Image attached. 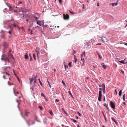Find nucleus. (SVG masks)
Masks as SVG:
<instances>
[{
    "mask_svg": "<svg viewBox=\"0 0 127 127\" xmlns=\"http://www.w3.org/2000/svg\"><path fill=\"white\" fill-rule=\"evenodd\" d=\"M5 76L4 75L3 76V78L5 79Z\"/></svg>",
    "mask_w": 127,
    "mask_h": 127,
    "instance_id": "obj_51",
    "label": "nucleus"
},
{
    "mask_svg": "<svg viewBox=\"0 0 127 127\" xmlns=\"http://www.w3.org/2000/svg\"><path fill=\"white\" fill-rule=\"evenodd\" d=\"M1 59L2 60H4L6 61H8L9 62L8 58H7L6 57L5 55L3 54L2 55L1 58Z\"/></svg>",
    "mask_w": 127,
    "mask_h": 127,
    "instance_id": "obj_3",
    "label": "nucleus"
},
{
    "mask_svg": "<svg viewBox=\"0 0 127 127\" xmlns=\"http://www.w3.org/2000/svg\"><path fill=\"white\" fill-rule=\"evenodd\" d=\"M47 119L46 118H45L44 120V122L45 124H46Z\"/></svg>",
    "mask_w": 127,
    "mask_h": 127,
    "instance_id": "obj_16",
    "label": "nucleus"
},
{
    "mask_svg": "<svg viewBox=\"0 0 127 127\" xmlns=\"http://www.w3.org/2000/svg\"><path fill=\"white\" fill-rule=\"evenodd\" d=\"M68 93L70 95H71V92L70 91H68Z\"/></svg>",
    "mask_w": 127,
    "mask_h": 127,
    "instance_id": "obj_44",
    "label": "nucleus"
},
{
    "mask_svg": "<svg viewBox=\"0 0 127 127\" xmlns=\"http://www.w3.org/2000/svg\"><path fill=\"white\" fill-rule=\"evenodd\" d=\"M20 17L22 18H23L24 17V15L23 14H20Z\"/></svg>",
    "mask_w": 127,
    "mask_h": 127,
    "instance_id": "obj_18",
    "label": "nucleus"
},
{
    "mask_svg": "<svg viewBox=\"0 0 127 127\" xmlns=\"http://www.w3.org/2000/svg\"><path fill=\"white\" fill-rule=\"evenodd\" d=\"M85 51H84L83 53V54H82V55H81L82 57V56H83V55H84V56H85Z\"/></svg>",
    "mask_w": 127,
    "mask_h": 127,
    "instance_id": "obj_37",
    "label": "nucleus"
},
{
    "mask_svg": "<svg viewBox=\"0 0 127 127\" xmlns=\"http://www.w3.org/2000/svg\"><path fill=\"white\" fill-rule=\"evenodd\" d=\"M49 113L50 114L52 115H53V113L52 112V110L50 111L49 112Z\"/></svg>",
    "mask_w": 127,
    "mask_h": 127,
    "instance_id": "obj_26",
    "label": "nucleus"
},
{
    "mask_svg": "<svg viewBox=\"0 0 127 127\" xmlns=\"http://www.w3.org/2000/svg\"><path fill=\"white\" fill-rule=\"evenodd\" d=\"M59 101V100L58 99H56L55 100V102H58Z\"/></svg>",
    "mask_w": 127,
    "mask_h": 127,
    "instance_id": "obj_42",
    "label": "nucleus"
},
{
    "mask_svg": "<svg viewBox=\"0 0 127 127\" xmlns=\"http://www.w3.org/2000/svg\"><path fill=\"white\" fill-rule=\"evenodd\" d=\"M34 17L35 18V19L36 20H37L38 19V18L37 17H36V16H35Z\"/></svg>",
    "mask_w": 127,
    "mask_h": 127,
    "instance_id": "obj_52",
    "label": "nucleus"
},
{
    "mask_svg": "<svg viewBox=\"0 0 127 127\" xmlns=\"http://www.w3.org/2000/svg\"><path fill=\"white\" fill-rule=\"evenodd\" d=\"M8 84L9 86H11V85H13V86H14V85H15V84H10V82L9 81H8Z\"/></svg>",
    "mask_w": 127,
    "mask_h": 127,
    "instance_id": "obj_22",
    "label": "nucleus"
},
{
    "mask_svg": "<svg viewBox=\"0 0 127 127\" xmlns=\"http://www.w3.org/2000/svg\"><path fill=\"white\" fill-rule=\"evenodd\" d=\"M125 94H124L123 96V100L124 101H125Z\"/></svg>",
    "mask_w": 127,
    "mask_h": 127,
    "instance_id": "obj_35",
    "label": "nucleus"
},
{
    "mask_svg": "<svg viewBox=\"0 0 127 127\" xmlns=\"http://www.w3.org/2000/svg\"><path fill=\"white\" fill-rule=\"evenodd\" d=\"M3 73H4L6 75H8V76H9V74L6 72H4Z\"/></svg>",
    "mask_w": 127,
    "mask_h": 127,
    "instance_id": "obj_33",
    "label": "nucleus"
},
{
    "mask_svg": "<svg viewBox=\"0 0 127 127\" xmlns=\"http://www.w3.org/2000/svg\"><path fill=\"white\" fill-rule=\"evenodd\" d=\"M38 80H39V82H40V85L41 86H42V82H41L40 81V79H38Z\"/></svg>",
    "mask_w": 127,
    "mask_h": 127,
    "instance_id": "obj_31",
    "label": "nucleus"
},
{
    "mask_svg": "<svg viewBox=\"0 0 127 127\" xmlns=\"http://www.w3.org/2000/svg\"><path fill=\"white\" fill-rule=\"evenodd\" d=\"M125 22H126L127 23V24L125 26V27L127 26V19L125 21Z\"/></svg>",
    "mask_w": 127,
    "mask_h": 127,
    "instance_id": "obj_43",
    "label": "nucleus"
},
{
    "mask_svg": "<svg viewBox=\"0 0 127 127\" xmlns=\"http://www.w3.org/2000/svg\"><path fill=\"white\" fill-rule=\"evenodd\" d=\"M64 17L65 20H68L69 18V16L68 14H64Z\"/></svg>",
    "mask_w": 127,
    "mask_h": 127,
    "instance_id": "obj_6",
    "label": "nucleus"
},
{
    "mask_svg": "<svg viewBox=\"0 0 127 127\" xmlns=\"http://www.w3.org/2000/svg\"><path fill=\"white\" fill-rule=\"evenodd\" d=\"M115 92L116 93V94H117V92L116 90H115Z\"/></svg>",
    "mask_w": 127,
    "mask_h": 127,
    "instance_id": "obj_63",
    "label": "nucleus"
},
{
    "mask_svg": "<svg viewBox=\"0 0 127 127\" xmlns=\"http://www.w3.org/2000/svg\"><path fill=\"white\" fill-rule=\"evenodd\" d=\"M16 85H14V87L13 88V92L15 95L16 96H17V95L19 94V92H16L15 91V89L16 88Z\"/></svg>",
    "mask_w": 127,
    "mask_h": 127,
    "instance_id": "obj_4",
    "label": "nucleus"
},
{
    "mask_svg": "<svg viewBox=\"0 0 127 127\" xmlns=\"http://www.w3.org/2000/svg\"><path fill=\"white\" fill-rule=\"evenodd\" d=\"M31 89L32 90V91H33V87L31 88Z\"/></svg>",
    "mask_w": 127,
    "mask_h": 127,
    "instance_id": "obj_61",
    "label": "nucleus"
},
{
    "mask_svg": "<svg viewBox=\"0 0 127 127\" xmlns=\"http://www.w3.org/2000/svg\"><path fill=\"white\" fill-rule=\"evenodd\" d=\"M99 57V58L100 59H101V57H100V55H98Z\"/></svg>",
    "mask_w": 127,
    "mask_h": 127,
    "instance_id": "obj_49",
    "label": "nucleus"
},
{
    "mask_svg": "<svg viewBox=\"0 0 127 127\" xmlns=\"http://www.w3.org/2000/svg\"><path fill=\"white\" fill-rule=\"evenodd\" d=\"M101 66L103 68L105 69H106L107 67V66L106 65H105L103 63H101Z\"/></svg>",
    "mask_w": 127,
    "mask_h": 127,
    "instance_id": "obj_9",
    "label": "nucleus"
},
{
    "mask_svg": "<svg viewBox=\"0 0 127 127\" xmlns=\"http://www.w3.org/2000/svg\"><path fill=\"white\" fill-rule=\"evenodd\" d=\"M74 62L75 63H76V62L77 61V60L76 58V55L74 56Z\"/></svg>",
    "mask_w": 127,
    "mask_h": 127,
    "instance_id": "obj_15",
    "label": "nucleus"
},
{
    "mask_svg": "<svg viewBox=\"0 0 127 127\" xmlns=\"http://www.w3.org/2000/svg\"><path fill=\"white\" fill-rule=\"evenodd\" d=\"M100 90L99 92L98 100L99 101H101V97L102 96V88H99Z\"/></svg>",
    "mask_w": 127,
    "mask_h": 127,
    "instance_id": "obj_2",
    "label": "nucleus"
},
{
    "mask_svg": "<svg viewBox=\"0 0 127 127\" xmlns=\"http://www.w3.org/2000/svg\"><path fill=\"white\" fill-rule=\"evenodd\" d=\"M62 110L63 111L64 113L66 114V115H67V114L66 112V111H65V110H64V109L63 108H62Z\"/></svg>",
    "mask_w": 127,
    "mask_h": 127,
    "instance_id": "obj_29",
    "label": "nucleus"
},
{
    "mask_svg": "<svg viewBox=\"0 0 127 127\" xmlns=\"http://www.w3.org/2000/svg\"><path fill=\"white\" fill-rule=\"evenodd\" d=\"M39 48L37 47L35 49V51L37 53V54L38 55V54H39Z\"/></svg>",
    "mask_w": 127,
    "mask_h": 127,
    "instance_id": "obj_10",
    "label": "nucleus"
},
{
    "mask_svg": "<svg viewBox=\"0 0 127 127\" xmlns=\"http://www.w3.org/2000/svg\"><path fill=\"white\" fill-rule=\"evenodd\" d=\"M33 58L35 60H36V56H35V54H33Z\"/></svg>",
    "mask_w": 127,
    "mask_h": 127,
    "instance_id": "obj_19",
    "label": "nucleus"
},
{
    "mask_svg": "<svg viewBox=\"0 0 127 127\" xmlns=\"http://www.w3.org/2000/svg\"><path fill=\"white\" fill-rule=\"evenodd\" d=\"M39 107L41 110H43V108L42 106H39Z\"/></svg>",
    "mask_w": 127,
    "mask_h": 127,
    "instance_id": "obj_27",
    "label": "nucleus"
},
{
    "mask_svg": "<svg viewBox=\"0 0 127 127\" xmlns=\"http://www.w3.org/2000/svg\"><path fill=\"white\" fill-rule=\"evenodd\" d=\"M28 56L26 54L25 55V58L26 59H27L28 58Z\"/></svg>",
    "mask_w": 127,
    "mask_h": 127,
    "instance_id": "obj_28",
    "label": "nucleus"
},
{
    "mask_svg": "<svg viewBox=\"0 0 127 127\" xmlns=\"http://www.w3.org/2000/svg\"><path fill=\"white\" fill-rule=\"evenodd\" d=\"M32 57H31L30 58V61H32Z\"/></svg>",
    "mask_w": 127,
    "mask_h": 127,
    "instance_id": "obj_46",
    "label": "nucleus"
},
{
    "mask_svg": "<svg viewBox=\"0 0 127 127\" xmlns=\"http://www.w3.org/2000/svg\"><path fill=\"white\" fill-rule=\"evenodd\" d=\"M29 56H30V57H32V56H31V54H29Z\"/></svg>",
    "mask_w": 127,
    "mask_h": 127,
    "instance_id": "obj_56",
    "label": "nucleus"
},
{
    "mask_svg": "<svg viewBox=\"0 0 127 127\" xmlns=\"http://www.w3.org/2000/svg\"><path fill=\"white\" fill-rule=\"evenodd\" d=\"M41 95L42 96H44V97H45V96L44 95V94L43 93H41Z\"/></svg>",
    "mask_w": 127,
    "mask_h": 127,
    "instance_id": "obj_39",
    "label": "nucleus"
},
{
    "mask_svg": "<svg viewBox=\"0 0 127 127\" xmlns=\"http://www.w3.org/2000/svg\"><path fill=\"white\" fill-rule=\"evenodd\" d=\"M102 88L103 93L104 94H105V87L104 83H103L102 84Z\"/></svg>",
    "mask_w": 127,
    "mask_h": 127,
    "instance_id": "obj_7",
    "label": "nucleus"
},
{
    "mask_svg": "<svg viewBox=\"0 0 127 127\" xmlns=\"http://www.w3.org/2000/svg\"><path fill=\"white\" fill-rule=\"evenodd\" d=\"M101 40L104 43L105 41L106 40V38L104 36H103L101 37Z\"/></svg>",
    "mask_w": 127,
    "mask_h": 127,
    "instance_id": "obj_8",
    "label": "nucleus"
},
{
    "mask_svg": "<svg viewBox=\"0 0 127 127\" xmlns=\"http://www.w3.org/2000/svg\"><path fill=\"white\" fill-rule=\"evenodd\" d=\"M29 113L28 112H27L26 110H25V116H28V114H29Z\"/></svg>",
    "mask_w": 127,
    "mask_h": 127,
    "instance_id": "obj_11",
    "label": "nucleus"
},
{
    "mask_svg": "<svg viewBox=\"0 0 127 127\" xmlns=\"http://www.w3.org/2000/svg\"><path fill=\"white\" fill-rule=\"evenodd\" d=\"M59 2L60 3L62 2V0H59Z\"/></svg>",
    "mask_w": 127,
    "mask_h": 127,
    "instance_id": "obj_50",
    "label": "nucleus"
},
{
    "mask_svg": "<svg viewBox=\"0 0 127 127\" xmlns=\"http://www.w3.org/2000/svg\"><path fill=\"white\" fill-rule=\"evenodd\" d=\"M90 41H89L87 42L86 43V44L88 46H89L90 45Z\"/></svg>",
    "mask_w": 127,
    "mask_h": 127,
    "instance_id": "obj_21",
    "label": "nucleus"
},
{
    "mask_svg": "<svg viewBox=\"0 0 127 127\" xmlns=\"http://www.w3.org/2000/svg\"><path fill=\"white\" fill-rule=\"evenodd\" d=\"M72 120H73V122H77V121L74 119H72Z\"/></svg>",
    "mask_w": 127,
    "mask_h": 127,
    "instance_id": "obj_40",
    "label": "nucleus"
},
{
    "mask_svg": "<svg viewBox=\"0 0 127 127\" xmlns=\"http://www.w3.org/2000/svg\"><path fill=\"white\" fill-rule=\"evenodd\" d=\"M30 80L31 86L33 87H34L35 86V84L36 81L34 80L33 78H32L31 80L30 79Z\"/></svg>",
    "mask_w": 127,
    "mask_h": 127,
    "instance_id": "obj_1",
    "label": "nucleus"
},
{
    "mask_svg": "<svg viewBox=\"0 0 127 127\" xmlns=\"http://www.w3.org/2000/svg\"><path fill=\"white\" fill-rule=\"evenodd\" d=\"M13 25L15 27H16V26L15 24H13Z\"/></svg>",
    "mask_w": 127,
    "mask_h": 127,
    "instance_id": "obj_53",
    "label": "nucleus"
},
{
    "mask_svg": "<svg viewBox=\"0 0 127 127\" xmlns=\"http://www.w3.org/2000/svg\"><path fill=\"white\" fill-rule=\"evenodd\" d=\"M62 83H63V84H64L65 86V83H64V81L63 80L62 81Z\"/></svg>",
    "mask_w": 127,
    "mask_h": 127,
    "instance_id": "obj_45",
    "label": "nucleus"
},
{
    "mask_svg": "<svg viewBox=\"0 0 127 127\" xmlns=\"http://www.w3.org/2000/svg\"><path fill=\"white\" fill-rule=\"evenodd\" d=\"M122 91L121 90L119 92V95L120 96H121V94H122Z\"/></svg>",
    "mask_w": 127,
    "mask_h": 127,
    "instance_id": "obj_24",
    "label": "nucleus"
},
{
    "mask_svg": "<svg viewBox=\"0 0 127 127\" xmlns=\"http://www.w3.org/2000/svg\"><path fill=\"white\" fill-rule=\"evenodd\" d=\"M103 105L104 106L106 107H107V105L106 103H104L103 104Z\"/></svg>",
    "mask_w": 127,
    "mask_h": 127,
    "instance_id": "obj_30",
    "label": "nucleus"
},
{
    "mask_svg": "<svg viewBox=\"0 0 127 127\" xmlns=\"http://www.w3.org/2000/svg\"><path fill=\"white\" fill-rule=\"evenodd\" d=\"M110 104L111 107L113 109H115V105L114 103L112 101H111L110 102Z\"/></svg>",
    "mask_w": 127,
    "mask_h": 127,
    "instance_id": "obj_5",
    "label": "nucleus"
},
{
    "mask_svg": "<svg viewBox=\"0 0 127 127\" xmlns=\"http://www.w3.org/2000/svg\"><path fill=\"white\" fill-rule=\"evenodd\" d=\"M111 119L116 124V125L117 124V121L115 120L114 119L113 117H112L111 118Z\"/></svg>",
    "mask_w": 127,
    "mask_h": 127,
    "instance_id": "obj_12",
    "label": "nucleus"
},
{
    "mask_svg": "<svg viewBox=\"0 0 127 127\" xmlns=\"http://www.w3.org/2000/svg\"><path fill=\"white\" fill-rule=\"evenodd\" d=\"M77 113L80 116H81V114L79 112H77Z\"/></svg>",
    "mask_w": 127,
    "mask_h": 127,
    "instance_id": "obj_41",
    "label": "nucleus"
},
{
    "mask_svg": "<svg viewBox=\"0 0 127 127\" xmlns=\"http://www.w3.org/2000/svg\"><path fill=\"white\" fill-rule=\"evenodd\" d=\"M7 67L10 68V67ZM7 67H4L3 68L4 70H5L7 69Z\"/></svg>",
    "mask_w": 127,
    "mask_h": 127,
    "instance_id": "obj_38",
    "label": "nucleus"
},
{
    "mask_svg": "<svg viewBox=\"0 0 127 127\" xmlns=\"http://www.w3.org/2000/svg\"><path fill=\"white\" fill-rule=\"evenodd\" d=\"M96 53H97V54H98V55H100V54H99V53H98V52L97 51H96Z\"/></svg>",
    "mask_w": 127,
    "mask_h": 127,
    "instance_id": "obj_55",
    "label": "nucleus"
},
{
    "mask_svg": "<svg viewBox=\"0 0 127 127\" xmlns=\"http://www.w3.org/2000/svg\"><path fill=\"white\" fill-rule=\"evenodd\" d=\"M37 78V76H35V77L34 78V79H33L34 80H35L36 81V79Z\"/></svg>",
    "mask_w": 127,
    "mask_h": 127,
    "instance_id": "obj_32",
    "label": "nucleus"
},
{
    "mask_svg": "<svg viewBox=\"0 0 127 127\" xmlns=\"http://www.w3.org/2000/svg\"><path fill=\"white\" fill-rule=\"evenodd\" d=\"M110 4H112L113 6H115V5L116 6L118 4V3H110Z\"/></svg>",
    "mask_w": 127,
    "mask_h": 127,
    "instance_id": "obj_13",
    "label": "nucleus"
},
{
    "mask_svg": "<svg viewBox=\"0 0 127 127\" xmlns=\"http://www.w3.org/2000/svg\"><path fill=\"white\" fill-rule=\"evenodd\" d=\"M39 27V26H36V27H35V28H38V27Z\"/></svg>",
    "mask_w": 127,
    "mask_h": 127,
    "instance_id": "obj_64",
    "label": "nucleus"
},
{
    "mask_svg": "<svg viewBox=\"0 0 127 127\" xmlns=\"http://www.w3.org/2000/svg\"><path fill=\"white\" fill-rule=\"evenodd\" d=\"M8 33L10 34H11V32L10 31H9L8 32Z\"/></svg>",
    "mask_w": 127,
    "mask_h": 127,
    "instance_id": "obj_48",
    "label": "nucleus"
},
{
    "mask_svg": "<svg viewBox=\"0 0 127 127\" xmlns=\"http://www.w3.org/2000/svg\"><path fill=\"white\" fill-rule=\"evenodd\" d=\"M91 42H93V41H94V40L91 39Z\"/></svg>",
    "mask_w": 127,
    "mask_h": 127,
    "instance_id": "obj_59",
    "label": "nucleus"
},
{
    "mask_svg": "<svg viewBox=\"0 0 127 127\" xmlns=\"http://www.w3.org/2000/svg\"><path fill=\"white\" fill-rule=\"evenodd\" d=\"M64 66H65V69H66L68 67V66L67 65H65V62H64Z\"/></svg>",
    "mask_w": 127,
    "mask_h": 127,
    "instance_id": "obj_25",
    "label": "nucleus"
},
{
    "mask_svg": "<svg viewBox=\"0 0 127 127\" xmlns=\"http://www.w3.org/2000/svg\"><path fill=\"white\" fill-rule=\"evenodd\" d=\"M105 96H104V99H103V101H105Z\"/></svg>",
    "mask_w": 127,
    "mask_h": 127,
    "instance_id": "obj_57",
    "label": "nucleus"
},
{
    "mask_svg": "<svg viewBox=\"0 0 127 127\" xmlns=\"http://www.w3.org/2000/svg\"><path fill=\"white\" fill-rule=\"evenodd\" d=\"M69 65L70 67H71V62H70L69 63Z\"/></svg>",
    "mask_w": 127,
    "mask_h": 127,
    "instance_id": "obj_34",
    "label": "nucleus"
},
{
    "mask_svg": "<svg viewBox=\"0 0 127 127\" xmlns=\"http://www.w3.org/2000/svg\"><path fill=\"white\" fill-rule=\"evenodd\" d=\"M7 5L9 8V11H11V10H12L13 9L12 6H8Z\"/></svg>",
    "mask_w": 127,
    "mask_h": 127,
    "instance_id": "obj_17",
    "label": "nucleus"
},
{
    "mask_svg": "<svg viewBox=\"0 0 127 127\" xmlns=\"http://www.w3.org/2000/svg\"><path fill=\"white\" fill-rule=\"evenodd\" d=\"M9 56L10 57H11L13 58V57H12V55L11 54H9Z\"/></svg>",
    "mask_w": 127,
    "mask_h": 127,
    "instance_id": "obj_47",
    "label": "nucleus"
},
{
    "mask_svg": "<svg viewBox=\"0 0 127 127\" xmlns=\"http://www.w3.org/2000/svg\"><path fill=\"white\" fill-rule=\"evenodd\" d=\"M102 114H103V116L104 118V119H105V120H106V117L105 116L104 114V112H103V111H102Z\"/></svg>",
    "mask_w": 127,
    "mask_h": 127,
    "instance_id": "obj_20",
    "label": "nucleus"
},
{
    "mask_svg": "<svg viewBox=\"0 0 127 127\" xmlns=\"http://www.w3.org/2000/svg\"><path fill=\"white\" fill-rule=\"evenodd\" d=\"M106 108H107V109L108 110V111H109V109L108 108V106H107V107H106Z\"/></svg>",
    "mask_w": 127,
    "mask_h": 127,
    "instance_id": "obj_54",
    "label": "nucleus"
},
{
    "mask_svg": "<svg viewBox=\"0 0 127 127\" xmlns=\"http://www.w3.org/2000/svg\"><path fill=\"white\" fill-rule=\"evenodd\" d=\"M119 61V62L122 63L123 64H125L127 63V62H126V63H125L124 62V61L123 60L120 61Z\"/></svg>",
    "mask_w": 127,
    "mask_h": 127,
    "instance_id": "obj_14",
    "label": "nucleus"
},
{
    "mask_svg": "<svg viewBox=\"0 0 127 127\" xmlns=\"http://www.w3.org/2000/svg\"><path fill=\"white\" fill-rule=\"evenodd\" d=\"M97 45H101V43H99L98 44H97Z\"/></svg>",
    "mask_w": 127,
    "mask_h": 127,
    "instance_id": "obj_60",
    "label": "nucleus"
},
{
    "mask_svg": "<svg viewBox=\"0 0 127 127\" xmlns=\"http://www.w3.org/2000/svg\"><path fill=\"white\" fill-rule=\"evenodd\" d=\"M44 26L45 27H47V26H48V25H44Z\"/></svg>",
    "mask_w": 127,
    "mask_h": 127,
    "instance_id": "obj_58",
    "label": "nucleus"
},
{
    "mask_svg": "<svg viewBox=\"0 0 127 127\" xmlns=\"http://www.w3.org/2000/svg\"><path fill=\"white\" fill-rule=\"evenodd\" d=\"M47 81H48V83L49 85L50 84V83H49V82L48 81V80H47Z\"/></svg>",
    "mask_w": 127,
    "mask_h": 127,
    "instance_id": "obj_62",
    "label": "nucleus"
},
{
    "mask_svg": "<svg viewBox=\"0 0 127 127\" xmlns=\"http://www.w3.org/2000/svg\"><path fill=\"white\" fill-rule=\"evenodd\" d=\"M81 60L82 62L84 63V62L85 61L84 59V58H82V57Z\"/></svg>",
    "mask_w": 127,
    "mask_h": 127,
    "instance_id": "obj_36",
    "label": "nucleus"
},
{
    "mask_svg": "<svg viewBox=\"0 0 127 127\" xmlns=\"http://www.w3.org/2000/svg\"><path fill=\"white\" fill-rule=\"evenodd\" d=\"M40 23H41V22L40 21H37V24H38L39 25V26H41V25L40 24Z\"/></svg>",
    "mask_w": 127,
    "mask_h": 127,
    "instance_id": "obj_23",
    "label": "nucleus"
}]
</instances>
